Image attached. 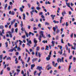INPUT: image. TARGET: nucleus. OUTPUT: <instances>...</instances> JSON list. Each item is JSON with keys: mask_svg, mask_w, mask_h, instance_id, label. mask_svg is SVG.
Segmentation results:
<instances>
[{"mask_svg": "<svg viewBox=\"0 0 76 76\" xmlns=\"http://www.w3.org/2000/svg\"><path fill=\"white\" fill-rule=\"evenodd\" d=\"M16 71H17V72H18V73H19V72H20V69H16Z\"/></svg>", "mask_w": 76, "mask_h": 76, "instance_id": "nucleus-37", "label": "nucleus"}, {"mask_svg": "<svg viewBox=\"0 0 76 76\" xmlns=\"http://www.w3.org/2000/svg\"><path fill=\"white\" fill-rule=\"evenodd\" d=\"M42 42L43 43H44V44H45V43H47V40H46L45 41V40H43L42 41Z\"/></svg>", "mask_w": 76, "mask_h": 76, "instance_id": "nucleus-30", "label": "nucleus"}, {"mask_svg": "<svg viewBox=\"0 0 76 76\" xmlns=\"http://www.w3.org/2000/svg\"><path fill=\"white\" fill-rule=\"evenodd\" d=\"M18 58H16L15 59V64H18Z\"/></svg>", "mask_w": 76, "mask_h": 76, "instance_id": "nucleus-19", "label": "nucleus"}, {"mask_svg": "<svg viewBox=\"0 0 76 76\" xmlns=\"http://www.w3.org/2000/svg\"><path fill=\"white\" fill-rule=\"evenodd\" d=\"M21 58V56H19L18 58V60H20V59Z\"/></svg>", "mask_w": 76, "mask_h": 76, "instance_id": "nucleus-64", "label": "nucleus"}, {"mask_svg": "<svg viewBox=\"0 0 76 76\" xmlns=\"http://www.w3.org/2000/svg\"><path fill=\"white\" fill-rule=\"evenodd\" d=\"M36 50H37V51H38V50H39V47H37V48H36Z\"/></svg>", "mask_w": 76, "mask_h": 76, "instance_id": "nucleus-36", "label": "nucleus"}, {"mask_svg": "<svg viewBox=\"0 0 76 76\" xmlns=\"http://www.w3.org/2000/svg\"><path fill=\"white\" fill-rule=\"evenodd\" d=\"M71 48L72 49H73V50H76V48H75H75H73V46H72Z\"/></svg>", "mask_w": 76, "mask_h": 76, "instance_id": "nucleus-49", "label": "nucleus"}, {"mask_svg": "<svg viewBox=\"0 0 76 76\" xmlns=\"http://www.w3.org/2000/svg\"><path fill=\"white\" fill-rule=\"evenodd\" d=\"M43 13L42 12H40L39 13V16H41V15H42Z\"/></svg>", "mask_w": 76, "mask_h": 76, "instance_id": "nucleus-38", "label": "nucleus"}, {"mask_svg": "<svg viewBox=\"0 0 76 76\" xmlns=\"http://www.w3.org/2000/svg\"><path fill=\"white\" fill-rule=\"evenodd\" d=\"M55 27L56 28H55V27H53V31L54 32H56V29H57V28H58V26L57 25L55 26Z\"/></svg>", "mask_w": 76, "mask_h": 76, "instance_id": "nucleus-7", "label": "nucleus"}, {"mask_svg": "<svg viewBox=\"0 0 76 76\" xmlns=\"http://www.w3.org/2000/svg\"><path fill=\"white\" fill-rule=\"evenodd\" d=\"M37 71H35L34 72V76H35V75H36V73H37Z\"/></svg>", "mask_w": 76, "mask_h": 76, "instance_id": "nucleus-40", "label": "nucleus"}, {"mask_svg": "<svg viewBox=\"0 0 76 76\" xmlns=\"http://www.w3.org/2000/svg\"><path fill=\"white\" fill-rule=\"evenodd\" d=\"M34 44H37L38 42L37 40H36V39L35 38H34Z\"/></svg>", "mask_w": 76, "mask_h": 76, "instance_id": "nucleus-15", "label": "nucleus"}, {"mask_svg": "<svg viewBox=\"0 0 76 76\" xmlns=\"http://www.w3.org/2000/svg\"><path fill=\"white\" fill-rule=\"evenodd\" d=\"M6 66H7V65H6V64H5L4 65V69H6Z\"/></svg>", "mask_w": 76, "mask_h": 76, "instance_id": "nucleus-58", "label": "nucleus"}, {"mask_svg": "<svg viewBox=\"0 0 76 76\" xmlns=\"http://www.w3.org/2000/svg\"><path fill=\"white\" fill-rule=\"evenodd\" d=\"M56 39H58V36L57 35L56 37Z\"/></svg>", "mask_w": 76, "mask_h": 76, "instance_id": "nucleus-57", "label": "nucleus"}, {"mask_svg": "<svg viewBox=\"0 0 76 76\" xmlns=\"http://www.w3.org/2000/svg\"><path fill=\"white\" fill-rule=\"evenodd\" d=\"M38 26H39V28H41V24H39L38 25Z\"/></svg>", "mask_w": 76, "mask_h": 76, "instance_id": "nucleus-51", "label": "nucleus"}, {"mask_svg": "<svg viewBox=\"0 0 76 76\" xmlns=\"http://www.w3.org/2000/svg\"><path fill=\"white\" fill-rule=\"evenodd\" d=\"M10 15H14L15 12L14 11H12L11 12V11H10Z\"/></svg>", "mask_w": 76, "mask_h": 76, "instance_id": "nucleus-13", "label": "nucleus"}, {"mask_svg": "<svg viewBox=\"0 0 76 76\" xmlns=\"http://www.w3.org/2000/svg\"><path fill=\"white\" fill-rule=\"evenodd\" d=\"M26 37V36H25V35H23L22 37V38H23V39H25Z\"/></svg>", "mask_w": 76, "mask_h": 76, "instance_id": "nucleus-46", "label": "nucleus"}, {"mask_svg": "<svg viewBox=\"0 0 76 76\" xmlns=\"http://www.w3.org/2000/svg\"><path fill=\"white\" fill-rule=\"evenodd\" d=\"M66 4L68 7H70V4L69 3L67 4V3L66 2Z\"/></svg>", "mask_w": 76, "mask_h": 76, "instance_id": "nucleus-29", "label": "nucleus"}, {"mask_svg": "<svg viewBox=\"0 0 76 76\" xmlns=\"http://www.w3.org/2000/svg\"><path fill=\"white\" fill-rule=\"evenodd\" d=\"M7 70H8V71H10V68L9 67H7Z\"/></svg>", "mask_w": 76, "mask_h": 76, "instance_id": "nucleus-54", "label": "nucleus"}, {"mask_svg": "<svg viewBox=\"0 0 76 76\" xmlns=\"http://www.w3.org/2000/svg\"><path fill=\"white\" fill-rule=\"evenodd\" d=\"M15 32H18V28H16L15 29Z\"/></svg>", "mask_w": 76, "mask_h": 76, "instance_id": "nucleus-42", "label": "nucleus"}, {"mask_svg": "<svg viewBox=\"0 0 76 76\" xmlns=\"http://www.w3.org/2000/svg\"><path fill=\"white\" fill-rule=\"evenodd\" d=\"M60 10V7H58L57 10V13H59Z\"/></svg>", "mask_w": 76, "mask_h": 76, "instance_id": "nucleus-25", "label": "nucleus"}, {"mask_svg": "<svg viewBox=\"0 0 76 76\" xmlns=\"http://www.w3.org/2000/svg\"><path fill=\"white\" fill-rule=\"evenodd\" d=\"M27 5L28 6V8H30V7H31V4H28Z\"/></svg>", "mask_w": 76, "mask_h": 76, "instance_id": "nucleus-44", "label": "nucleus"}, {"mask_svg": "<svg viewBox=\"0 0 76 76\" xmlns=\"http://www.w3.org/2000/svg\"><path fill=\"white\" fill-rule=\"evenodd\" d=\"M30 44H32V41L31 40H30L29 42L28 41L27 43V45L30 46Z\"/></svg>", "mask_w": 76, "mask_h": 76, "instance_id": "nucleus-6", "label": "nucleus"}, {"mask_svg": "<svg viewBox=\"0 0 76 76\" xmlns=\"http://www.w3.org/2000/svg\"><path fill=\"white\" fill-rule=\"evenodd\" d=\"M25 34L27 38L28 37V33L27 32H26V31L25 32Z\"/></svg>", "mask_w": 76, "mask_h": 76, "instance_id": "nucleus-23", "label": "nucleus"}, {"mask_svg": "<svg viewBox=\"0 0 76 76\" xmlns=\"http://www.w3.org/2000/svg\"><path fill=\"white\" fill-rule=\"evenodd\" d=\"M6 47H8V42H6L5 43Z\"/></svg>", "mask_w": 76, "mask_h": 76, "instance_id": "nucleus-26", "label": "nucleus"}, {"mask_svg": "<svg viewBox=\"0 0 76 76\" xmlns=\"http://www.w3.org/2000/svg\"><path fill=\"white\" fill-rule=\"evenodd\" d=\"M20 12H23V9H22V7H20Z\"/></svg>", "mask_w": 76, "mask_h": 76, "instance_id": "nucleus-32", "label": "nucleus"}, {"mask_svg": "<svg viewBox=\"0 0 76 76\" xmlns=\"http://www.w3.org/2000/svg\"><path fill=\"white\" fill-rule=\"evenodd\" d=\"M51 51H50V53H49V55L48 56H50V57H51Z\"/></svg>", "mask_w": 76, "mask_h": 76, "instance_id": "nucleus-50", "label": "nucleus"}, {"mask_svg": "<svg viewBox=\"0 0 76 76\" xmlns=\"http://www.w3.org/2000/svg\"><path fill=\"white\" fill-rule=\"evenodd\" d=\"M18 23H15V27L16 28V27H17V25Z\"/></svg>", "mask_w": 76, "mask_h": 76, "instance_id": "nucleus-53", "label": "nucleus"}, {"mask_svg": "<svg viewBox=\"0 0 76 76\" xmlns=\"http://www.w3.org/2000/svg\"><path fill=\"white\" fill-rule=\"evenodd\" d=\"M10 5H11V8H12V5H13V3H12V2H10Z\"/></svg>", "mask_w": 76, "mask_h": 76, "instance_id": "nucleus-28", "label": "nucleus"}, {"mask_svg": "<svg viewBox=\"0 0 76 76\" xmlns=\"http://www.w3.org/2000/svg\"><path fill=\"white\" fill-rule=\"evenodd\" d=\"M60 47V50H61V49H62V46H60V45H58V47Z\"/></svg>", "mask_w": 76, "mask_h": 76, "instance_id": "nucleus-34", "label": "nucleus"}, {"mask_svg": "<svg viewBox=\"0 0 76 76\" xmlns=\"http://www.w3.org/2000/svg\"><path fill=\"white\" fill-rule=\"evenodd\" d=\"M0 29H2V32L3 34H4V30L3 29V26L2 25L0 26Z\"/></svg>", "mask_w": 76, "mask_h": 76, "instance_id": "nucleus-3", "label": "nucleus"}, {"mask_svg": "<svg viewBox=\"0 0 76 76\" xmlns=\"http://www.w3.org/2000/svg\"><path fill=\"white\" fill-rule=\"evenodd\" d=\"M37 45V44L36 43H34V45L33 46V47H36Z\"/></svg>", "mask_w": 76, "mask_h": 76, "instance_id": "nucleus-41", "label": "nucleus"}, {"mask_svg": "<svg viewBox=\"0 0 76 76\" xmlns=\"http://www.w3.org/2000/svg\"><path fill=\"white\" fill-rule=\"evenodd\" d=\"M29 71H27V73L28 76H29Z\"/></svg>", "mask_w": 76, "mask_h": 76, "instance_id": "nucleus-55", "label": "nucleus"}, {"mask_svg": "<svg viewBox=\"0 0 76 76\" xmlns=\"http://www.w3.org/2000/svg\"><path fill=\"white\" fill-rule=\"evenodd\" d=\"M73 33H72L70 35L71 37L72 38V37H73Z\"/></svg>", "mask_w": 76, "mask_h": 76, "instance_id": "nucleus-56", "label": "nucleus"}, {"mask_svg": "<svg viewBox=\"0 0 76 76\" xmlns=\"http://www.w3.org/2000/svg\"><path fill=\"white\" fill-rule=\"evenodd\" d=\"M61 43H62V44H64V43L63 42V38H62L61 39Z\"/></svg>", "mask_w": 76, "mask_h": 76, "instance_id": "nucleus-48", "label": "nucleus"}, {"mask_svg": "<svg viewBox=\"0 0 76 76\" xmlns=\"http://www.w3.org/2000/svg\"><path fill=\"white\" fill-rule=\"evenodd\" d=\"M42 69V66L40 67L39 66H37V70H39V71H41Z\"/></svg>", "mask_w": 76, "mask_h": 76, "instance_id": "nucleus-4", "label": "nucleus"}, {"mask_svg": "<svg viewBox=\"0 0 76 76\" xmlns=\"http://www.w3.org/2000/svg\"><path fill=\"white\" fill-rule=\"evenodd\" d=\"M50 25V24H49L48 23L45 22V25Z\"/></svg>", "mask_w": 76, "mask_h": 76, "instance_id": "nucleus-45", "label": "nucleus"}, {"mask_svg": "<svg viewBox=\"0 0 76 76\" xmlns=\"http://www.w3.org/2000/svg\"><path fill=\"white\" fill-rule=\"evenodd\" d=\"M21 74L22 75H24V72L23 71H21Z\"/></svg>", "mask_w": 76, "mask_h": 76, "instance_id": "nucleus-59", "label": "nucleus"}, {"mask_svg": "<svg viewBox=\"0 0 76 76\" xmlns=\"http://www.w3.org/2000/svg\"><path fill=\"white\" fill-rule=\"evenodd\" d=\"M37 28L36 27L33 28V30L34 31H35V30H37Z\"/></svg>", "mask_w": 76, "mask_h": 76, "instance_id": "nucleus-52", "label": "nucleus"}, {"mask_svg": "<svg viewBox=\"0 0 76 76\" xmlns=\"http://www.w3.org/2000/svg\"><path fill=\"white\" fill-rule=\"evenodd\" d=\"M48 48H49V47H48V46L47 45L46 46V48L45 49V50H48Z\"/></svg>", "mask_w": 76, "mask_h": 76, "instance_id": "nucleus-27", "label": "nucleus"}, {"mask_svg": "<svg viewBox=\"0 0 76 76\" xmlns=\"http://www.w3.org/2000/svg\"><path fill=\"white\" fill-rule=\"evenodd\" d=\"M11 32L10 31V38H12V34H11V33H13V32L14 31V28H12V29L11 30Z\"/></svg>", "mask_w": 76, "mask_h": 76, "instance_id": "nucleus-1", "label": "nucleus"}, {"mask_svg": "<svg viewBox=\"0 0 76 76\" xmlns=\"http://www.w3.org/2000/svg\"><path fill=\"white\" fill-rule=\"evenodd\" d=\"M51 44H52V47H54V41H52L51 42Z\"/></svg>", "mask_w": 76, "mask_h": 76, "instance_id": "nucleus-21", "label": "nucleus"}, {"mask_svg": "<svg viewBox=\"0 0 76 76\" xmlns=\"http://www.w3.org/2000/svg\"><path fill=\"white\" fill-rule=\"evenodd\" d=\"M64 59V58L62 57L61 59L60 58H58L57 59V61L58 63H59V62L60 63L61 62V60H63Z\"/></svg>", "mask_w": 76, "mask_h": 76, "instance_id": "nucleus-2", "label": "nucleus"}, {"mask_svg": "<svg viewBox=\"0 0 76 76\" xmlns=\"http://www.w3.org/2000/svg\"><path fill=\"white\" fill-rule=\"evenodd\" d=\"M10 52H13V49H11L10 50Z\"/></svg>", "mask_w": 76, "mask_h": 76, "instance_id": "nucleus-62", "label": "nucleus"}, {"mask_svg": "<svg viewBox=\"0 0 76 76\" xmlns=\"http://www.w3.org/2000/svg\"><path fill=\"white\" fill-rule=\"evenodd\" d=\"M41 35H42V36L43 38H45V36L44 35V34L43 33H42V34H41Z\"/></svg>", "mask_w": 76, "mask_h": 76, "instance_id": "nucleus-24", "label": "nucleus"}, {"mask_svg": "<svg viewBox=\"0 0 76 76\" xmlns=\"http://www.w3.org/2000/svg\"><path fill=\"white\" fill-rule=\"evenodd\" d=\"M59 32H60V30L58 29L56 30V33L57 34H58V33H59Z\"/></svg>", "mask_w": 76, "mask_h": 76, "instance_id": "nucleus-33", "label": "nucleus"}, {"mask_svg": "<svg viewBox=\"0 0 76 76\" xmlns=\"http://www.w3.org/2000/svg\"><path fill=\"white\" fill-rule=\"evenodd\" d=\"M61 14L63 16H64V15L66 14V12L65 11H64L62 12Z\"/></svg>", "mask_w": 76, "mask_h": 76, "instance_id": "nucleus-9", "label": "nucleus"}, {"mask_svg": "<svg viewBox=\"0 0 76 76\" xmlns=\"http://www.w3.org/2000/svg\"><path fill=\"white\" fill-rule=\"evenodd\" d=\"M37 4L38 6H40L39 3L38 1H37Z\"/></svg>", "mask_w": 76, "mask_h": 76, "instance_id": "nucleus-47", "label": "nucleus"}, {"mask_svg": "<svg viewBox=\"0 0 76 76\" xmlns=\"http://www.w3.org/2000/svg\"><path fill=\"white\" fill-rule=\"evenodd\" d=\"M69 14L70 15L72 14V12L71 11H69Z\"/></svg>", "mask_w": 76, "mask_h": 76, "instance_id": "nucleus-63", "label": "nucleus"}, {"mask_svg": "<svg viewBox=\"0 0 76 76\" xmlns=\"http://www.w3.org/2000/svg\"><path fill=\"white\" fill-rule=\"evenodd\" d=\"M41 72H40L39 73L38 75V76H40V75L41 74Z\"/></svg>", "mask_w": 76, "mask_h": 76, "instance_id": "nucleus-61", "label": "nucleus"}, {"mask_svg": "<svg viewBox=\"0 0 76 76\" xmlns=\"http://www.w3.org/2000/svg\"><path fill=\"white\" fill-rule=\"evenodd\" d=\"M52 64L53 66H54V67H57V65L58 64L57 63H56L55 64V62L54 61H52Z\"/></svg>", "mask_w": 76, "mask_h": 76, "instance_id": "nucleus-5", "label": "nucleus"}, {"mask_svg": "<svg viewBox=\"0 0 76 76\" xmlns=\"http://www.w3.org/2000/svg\"><path fill=\"white\" fill-rule=\"evenodd\" d=\"M29 61H30V57H28V59L27 61V63H29Z\"/></svg>", "mask_w": 76, "mask_h": 76, "instance_id": "nucleus-39", "label": "nucleus"}, {"mask_svg": "<svg viewBox=\"0 0 76 76\" xmlns=\"http://www.w3.org/2000/svg\"><path fill=\"white\" fill-rule=\"evenodd\" d=\"M35 66V65L34 64L31 65V69L32 70L33 69V68H34V67Z\"/></svg>", "mask_w": 76, "mask_h": 76, "instance_id": "nucleus-14", "label": "nucleus"}, {"mask_svg": "<svg viewBox=\"0 0 76 76\" xmlns=\"http://www.w3.org/2000/svg\"><path fill=\"white\" fill-rule=\"evenodd\" d=\"M18 54H19V52H16L15 53V55H16V56H18Z\"/></svg>", "mask_w": 76, "mask_h": 76, "instance_id": "nucleus-60", "label": "nucleus"}, {"mask_svg": "<svg viewBox=\"0 0 76 76\" xmlns=\"http://www.w3.org/2000/svg\"><path fill=\"white\" fill-rule=\"evenodd\" d=\"M56 17V15H50V17L52 18V20L54 19V17Z\"/></svg>", "mask_w": 76, "mask_h": 76, "instance_id": "nucleus-11", "label": "nucleus"}, {"mask_svg": "<svg viewBox=\"0 0 76 76\" xmlns=\"http://www.w3.org/2000/svg\"><path fill=\"white\" fill-rule=\"evenodd\" d=\"M36 9H37V10H40V9H41V8H40V7H37L36 8Z\"/></svg>", "mask_w": 76, "mask_h": 76, "instance_id": "nucleus-22", "label": "nucleus"}, {"mask_svg": "<svg viewBox=\"0 0 76 76\" xmlns=\"http://www.w3.org/2000/svg\"><path fill=\"white\" fill-rule=\"evenodd\" d=\"M2 58H3V55H0V60H2Z\"/></svg>", "mask_w": 76, "mask_h": 76, "instance_id": "nucleus-31", "label": "nucleus"}, {"mask_svg": "<svg viewBox=\"0 0 76 76\" xmlns=\"http://www.w3.org/2000/svg\"><path fill=\"white\" fill-rule=\"evenodd\" d=\"M38 56L39 58H40L41 57V54H40V53L39 52L38 53Z\"/></svg>", "mask_w": 76, "mask_h": 76, "instance_id": "nucleus-43", "label": "nucleus"}, {"mask_svg": "<svg viewBox=\"0 0 76 76\" xmlns=\"http://www.w3.org/2000/svg\"><path fill=\"white\" fill-rule=\"evenodd\" d=\"M48 57H47L46 58V60L47 61H49L50 60V57H51V56H50V55L48 56Z\"/></svg>", "mask_w": 76, "mask_h": 76, "instance_id": "nucleus-8", "label": "nucleus"}, {"mask_svg": "<svg viewBox=\"0 0 76 76\" xmlns=\"http://www.w3.org/2000/svg\"><path fill=\"white\" fill-rule=\"evenodd\" d=\"M31 34H32V36H34V34L33 33H32V32H29V33L28 36H31Z\"/></svg>", "mask_w": 76, "mask_h": 76, "instance_id": "nucleus-16", "label": "nucleus"}, {"mask_svg": "<svg viewBox=\"0 0 76 76\" xmlns=\"http://www.w3.org/2000/svg\"><path fill=\"white\" fill-rule=\"evenodd\" d=\"M37 59H38L37 58H33L32 60V62L34 63L35 61H37Z\"/></svg>", "mask_w": 76, "mask_h": 76, "instance_id": "nucleus-12", "label": "nucleus"}, {"mask_svg": "<svg viewBox=\"0 0 76 76\" xmlns=\"http://www.w3.org/2000/svg\"><path fill=\"white\" fill-rule=\"evenodd\" d=\"M34 10H32V11L30 12V13L31 14V17L32 16V15H33V13H34Z\"/></svg>", "mask_w": 76, "mask_h": 76, "instance_id": "nucleus-20", "label": "nucleus"}, {"mask_svg": "<svg viewBox=\"0 0 76 76\" xmlns=\"http://www.w3.org/2000/svg\"><path fill=\"white\" fill-rule=\"evenodd\" d=\"M41 18L43 19V21H45V17L44 16V15H41Z\"/></svg>", "mask_w": 76, "mask_h": 76, "instance_id": "nucleus-18", "label": "nucleus"}, {"mask_svg": "<svg viewBox=\"0 0 76 76\" xmlns=\"http://www.w3.org/2000/svg\"><path fill=\"white\" fill-rule=\"evenodd\" d=\"M23 20H25V17H26L25 14H23Z\"/></svg>", "mask_w": 76, "mask_h": 76, "instance_id": "nucleus-17", "label": "nucleus"}, {"mask_svg": "<svg viewBox=\"0 0 76 76\" xmlns=\"http://www.w3.org/2000/svg\"><path fill=\"white\" fill-rule=\"evenodd\" d=\"M7 7V4H5V7H4V9L5 10H6V7Z\"/></svg>", "mask_w": 76, "mask_h": 76, "instance_id": "nucleus-35", "label": "nucleus"}, {"mask_svg": "<svg viewBox=\"0 0 76 76\" xmlns=\"http://www.w3.org/2000/svg\"><path fill=\"white\" fill-rule=\"evenodd\" d=\"M42 38V36H41V34L39 35V37H38V39L39 40V42H41V38Z\"/></svg>", "mask_w": 76, "mask_h": 76, "instance_id": "nucleus-10", "label": "nucleus"}]
</instances>
